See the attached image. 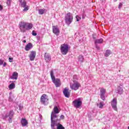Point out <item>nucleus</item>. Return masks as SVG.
Masks as SVG:
<instances>
[{
    "mask_svg": "<svg viewBox=\"0 0 129 129\" xmlns=\"http://www.w3.org/2000/svg\"><path fill=\"white\" fill-rule=\"evenodd\" d=\"M33 28V24L32 23H29L21 21L19 23V29L21 33H26L27 31L31 30Z\"/></svg>",
    "mask_w": 129,
    "mask_h": 129,
    "instance_id": "f257e3e1",
    "label": "nucleus"
},
{
    "mask_svg": "<svg viewBox=\"0 0 129 129\" xmlns=\"http://www.w3.org/2000/svg\"><path fill=\"white\" fill-rule=\"evenodd\" d=\"M50 76L51 80L52 81V82L54 83V84L55 85L56 87H60L61 86V81L60 80V79L55 78V76H54V72L53 70H51L50 71Z\"/></svg>",
    "mask_w": 129,
    "mask_h": 129,
    "instance_id": "f03ea898",
    "label": "nucleus"
},
{
    "mask_svg": "<svg viewBox=\"0 0 129 129\" xmlns=\"http://www.w3.org/2000/svg\"><path fill=\"white\" fill-rule=\"evenodd\" d=\"M64 21L66 22V24L69 26V25H70V24L73 22V14L70 12H69L66 14L64 17Z\"/></svg>",
    "mask_w": 129,
    "mask_h": 129,
    "instance_id": "7ed1b4c3",
    "label": "nucleus"
},
{
    "mask_svg": "<svg viewBox=\"0 0 129 129\" xmlns=\"http://www.w3.org/2000/svg\"><path fill=\"white\" fill-rule=\"evenodd\" d=\"M69 51V45L63 43L60 46V51L62 55H67Z\"/></svg>",
    "mask_w": 129,
    "mask_h": 129,
    "instance_id": "20e7f679",
    "label": "nucleus"
},
{
    "mask_svg": "<svg viewBox=\"0 0 129 129\" xmlns=\"http://www.w3.org/2000/svg\"><path fill=\"white\" fill-rule=\"evenodd\" d=\"M72 103L75 108H80L82 105V98H79L74 100Z\"/></svg>",
    "mask_w": 129,
    "mask_h": 129,
    "instance_id": "39448f33",
    "label": "nucleus"
},
{
    "mask_svg": "<svg viewBox=\"0 0 129 129\" xmlns=\"http://www.w3.org/2000/svg\"><path fill=\"white\" fill-rule=\"evenodd\" d=\"M19 2V5L21 8H24V9L23 10V12H27L29 11L30 9V6L27 5V2L26 0H18Z\"/></svg>",
    "mask_w": 129,
    "mask_h": 129,
    "instance_id": "423d86ee",
    "label": "nucleus"
},
{
    "mask_svg": "<svg viewBox=\"0 0 129 129\" xmlns=\"http://www.w3.org/2000/svg\"><path fill=\"white\" fill-rule=\"evenodd\" d=\"M40 102L43 105H48L49 104V98L46 94H44L41 96Z\"/></svg>",
    "mask_w": 129,
    "mask_h": 129,
    "instance_id": "0eeeda50",
    "label": "nucleus"
},
{
    "mask_svg": "<svg viewBox=\"0 0 129 129\" xmlns=\"http://www.w3.org/2000/svg\"><path fill=\"white\" fill-rule=\"evenodd\" d=\"M58 113H51V124H56V122L57 121H60V119H58V117H59V115H57Z\"/></svg>",
    "mask_w": 129,
    "mask_h": 129,
    "instance_id": "6e6552de",
    "label": "nucleus"
},
{
    "mask_svg": "<svg viewBox=\"0 0 129 129\" xmlns=\"http://www.w3.org/2000/svg\"><path fill=\"white\" fill-rule=\"evenodd\" d=\"M111 105L114 110L117 111V99L116 98H113L111 101Z\"/></svg>",
    "mask_w": 129,
    "mask_h": 129,
    "instance_id": "1a4fd4ad",
    "label": "nucleus"
},
{
    "mask_svg": "<svg viewBox=\"0 0 129 129\" xmlns=\"http://www.w3.org/2000/svg\"><path fill=\"white\" fill-rule=\"evenodd\" d=\"M51 129H65V127L63 126V125L57 123V124H51Z\"/></svg>",
    "mask_w": 129,
    "mask_h": 129,
    "instance_id": "9d476101",
    "label": "nucleus"
},
{
    "mask_svg": "<svg viewBox=\"0 0 129 129\" xmlns=\"http://www.w3.org/2000/svg\"><path fill=\"white\" fill-rule=\"evenodd\" d=\"M81 86V85L78 82L74 83V84H70V87L73 90H77L79 89V88Z\"/></svg>",
    "mask_w": 129,
    "mask_h": 129,
    "instance_id": "9b49d317",
    "label": "nucleus"
},
{
    "mask_svg": "<svg viewBox=\"0 0 129 129\" xmlns=\"http://www.w3.org/2000/svg\"><path fill=\"white\" fill-rule=\"evenodd\" d=\"M100 98L102 100H105V93L106 92V90L103 88L100 89Z\"/></svg>",
    "mask_w": 129,
    "mask_h": 129,
    "instance_id": "f8f14e48",
    "label": "nucleus"
},
{
    "mask_svg": "<svg viewBox=\"0 0 129 129\" xmlns=\"http://www.w3.org/2000/svg\"><path fill=\"white\" fill-rule=\"evenodd\" d=\"M52 32L53 34H55L56 36H58L59 34H60V30H59L58 26H52Z\"/></svg>",
    "mask_w": 129,
    "mask_h": 129,
    "instance_id": "ddd939ff",
    "label": "nucleus"
},
{
    "mask_svg": "<svg viewBox=\"0 0 129 129\" xmlns=\"http://www.w3.org/2000/svg\"><path fill=\"white\" fill-rule=\"evenodd\" d=\"M30 61H34L36 58V51H30V54L29 55Z\"/></svg>",
    "mask_w": 129,
    "mask_h": 129,
    "instance_id": "4468645a",
    "label": "nucleus"
},
{
    "mask_svg": "<svg viewBox=\"0 0 129 129\" xmlns=\"http://www.w3.org/2000/svg\"><path fill=\"white\" fill-rule=\"evenodd\" d=\"M63 93L66 97L69 98L70 97V92L67 88H65L63 91Z\"/></svg>",
    "mask_w": 129,
    "mask_h": 129,
    "instance_id": "2eb2a0df",
    "label": "nucleus"
},
{
    "mask_svg": "<svg viewBox=\"0 0 129 129\" xmlns=\"http://www.w3.org/2000/svg\"><path fill=\"white\" fill-rule=\"evenodd\" d=\"M44 59L46 62H50V61H51V56L50 54L46 52L44 54Z\"/></svg>",
    "mask_w": 129,
    "mask_h": 129,
    "instance_id": "dca6fc26",
    "label": "nucleus"
},
{
    "mask_svg": "<svg viewBox=\"0 0 129 129\" xmlns=\"http://www.w3.org/2000/svg\"><path fill=\"white\" fill-rule=\"evenodd\" d=\"M21 123L22 126H26L28 125V120L26 118H22Z\"/></svg>",
    "mask_w": 129,
    "mask_h": 129,
    "instance_id": "f3484780",
    "label": "nucleus"
},
{
    "mask_svg": "<svg viewBox=\"0 0 129 129\" xmlns=\"http://www.w3.org/2000/svg\"><path fill=\"white\" fill-rule=\"evenodd\" d=\"M32 48H33V44H32L31 43H29L25 46V50L26 51H30V50H31V49H32Z\"/></svg>",
    "mask_w": 129,
    "mask_h": 129,
    "instance_id": "a211bd4d",
    "label": "nucleus"
},
{
    "mask_svg": "<svg viewBox=\"0 0 129 129\" xmlns=\"http://www.w3.org/2000/svg\"><path fill=\"white\" fill-rule=\"evenodd\" d=\"M19 76V74L17 73V72H14L12 75V76L11 77V79H15L17 80L18 79V77Z\"/></svg>",
    "mask_w": 129,
    "mask_h": 129,
    "instance_id": "6ab92c4d",
    "label": "nucleus"
},
{
    "mask_svg": "<svg viewBox=\"0 0 129 129\" xmlns=\"http://www.w3.org/2000/svg\"><path fill=\"white\" fill-rule=\"evenodd\" d=\"M60 112V110L57 106H55L53 108V111L51 113H59Z\"/></svg>",
    "mask_w": 129,
    "mask_h": 129,
    "instance_id": "aec40b11",
    "label": "nucleus"
},
{
    "mask_svg": "<svg viewBox=\"0 0 129 129\" xmlns=\"http://www.w3.org/2000/svg\"><path fill=\"white\" fill-rule=\"evenodd\" d=\"M15 114V112H14V110H11L9 114H7L6 115V117H13L14 116V115Z\"/></svg>",
    "mask_w": 129,
    "mask_h": 129,
    "instance_id": "412c9836",
    "label": "nucleus"
},
{
    "mask_svg": "<svg viewBox=\"0 0 129 129\" xmlns=\"http://www.w3.org/2000/svg\"><path fill=\"white\" fill-rule=\"evenodd\" d=\"M95 45L97 44H102L103 43V39L102 38H100L99 39H96L94 40Z\"/></svg>",
    "mask_w": 129,
    "mask_h": 129,
    "instance_id": "4be33fe9",
    "label": "nucleus"
},
{
    "mask_svg": "<svg viewBox=\"0 0 129 129\" xmlns=\"http://www.w3.org/2000/svg\"><path fill=\"white\" fill-rule=\"evenodd\" d=\"M46 12H47V10L45 9H39L38 10L39 15H43Z\"/></svg>",
    "mask_w": 129,
    "mask_h": 129,
    "instance_id": "5701e85b",
    "label": "nucleus"
},
{
    "mask_svg": "<svg viewBox=\"0 0 129 129\" xmlns=\"http://www.w3.org/2000/svg\"><path fill=\"white\" fill-rule=\"evenodd\" d=\"M15 87H16V84L15 83H11L9 86V88L10 90L14 89V88H15Z\"/></svg>",
    "mask_w": 129,
    "mask_h": 129,
    "instance_id": "b1692460",
    "label": "nucleus"
},
{
    "mask_svg": "<svg viewBox=\"0 0 129 129\" xmlns=\"http://www.w3.org/2000/svg\"><path fill=\"white\" fill-rule=\"evenodd\" d=\"M111 51L109 50H106V52L104 54L105 57H108L110 54H111Z\"/></svg>",
    "mask_w": 129,
    "mask_h": 129,
    "instance_id": "393cba45",
    "label": "nucleus"
},
{
    "mask_svg": "<svg viewBox=\"0 0 129 129\" xmlns=\"http://www.w3.org/2000/svg\"><path fill=\"white\" fill-rule=\"evenodd\" d=\"M98 106L99 108H103V106H104V102H100L99 104H98Z\"/></svg>",
    "mask_w": 129,
    "mask_h": 129,
    "instance_id": "a878e982",
    "label": "nucleus"
},
{
    "mask_svg": "<svg viewBox=\"0 0 129 129\" xmlns=\"http://www.w3.org/2000/svg\"><path fill=\"white\" fill-rule=\"evenodd\" d=\"M118 92L119 94H122V93L123 92V90L122 89V88H121L120 87H118Z\"/></svg>",
    "mask_w": 129,
    "mask_h": 129,
    "instance_id": "bb28decb",
    "label": "nucleus"
},
{
    "mask_svg": "<svg viewBox=\"0 0 129 129\" xmlns=\"http://www.w3.org/2000/svg\"><path fill=\"white\" fill-rule=\"evenodd\" d=\"M84 59V58L82 55H80L79 56H78V60L79 61H80V62H83Z\"/></svg>",
    "mask_w": 129,
    "mask_h": 129,
    "instance_id": "cd10ccee",
    "label": "nucleus"
},
{
    "mask_svg": "<svg viewBox=\"0 0 129 129\" xmlns=\"http://www.w3.org/2000/svg\"><path fill=\"white\" fill-rule=\"evenodd\" d=\"M76 80H78V77L76 75H74L73 76V82H75V81H76Z\"/></svg>",
    "mask_w": 129,
    "mask_h": 129,
    "instance_id": "c85d7f7f",
    "label": "nucleus"
},
{
    "mask_svg": "<svg viewBox=\"0 0 129 129\" xmlns=\"http://www.w3.org/2000/svg\"><path fill=\"white\" fill-rule=\"evenodd\" d=\"M76 19L77 22H79L80 21V20H81V18H80V17H79V16H78V15H77L76 16Z\"/></svg>",
    "mask_w": 129,
    "mask_h": 129,
    "instance_id": "c756f323",
    "label": "nucleus"
},
{
    "mask_svg": "<svg viewBox=\"0 0 129 129\" xmlns=\"http://www.w3.org/2000/svg\"><path fill=\"white\" fill-rule=\"evenodd\" d=\"M11 3H12V0H7V6H11Z\"/></svg>",
    "mask_w": 129,
    "mask_h": 129,
    "instance_id": "7c9ffc66",
    "label": "nucleus"
},
{
    "mask_svg": "<svg viewBox=\"0 0 129 129\" xmlns=\"http://www.w3.org/2000/svg\"><path fill=\"white\" fill-rule=\"evenodd\" d=\"M8 120L10 123H11V122H12L13 121V117H9V119Z\"/></svg>",
    "mask_w": 129,
    "mask_h": 129,
    "instance_id": "2f4dec72",
    "label": "nucleus"
},
{
    "mask_svg": "<svg viewBox=\"0 0 129 129\" xmlns=\"http://www.w3.org/2000/svg\"><path fill=\"white\" fill-rule=\"evenodd\" d=\"M19 108L20 110H22L23 108H24V107L22 105H19Z\"/></svg>",
    "mask_w": 129,
    "mask_h": 129,
    "instance_id": "473e14b6",
    "label": "nucleus"
},
{
    "mask_svg": "<svg viewBox=\"0 0 129 129\" xmlns=\"http://www.w3.org/2000/svg\"><path fill=\"white\" fill-rule=\"evenodd\" d=\"M122 7V3H120L119 4L118 9H121Z\"/></svg>",
    "mask_w": 129,
    "mask_h": 129,
    "instance_id": "72a5a7b5",
    "label": "nucleus"
},
{
    "mask_svg": "<svg viewBox=\"0 0 129 129\" xmlns=\"http://www.w3.org/2000/svg\"><path fill=\"white\" fill-rule=\"evenodd\" d=\"M95 45L96 48L97 50H100V47L98 45H97V44H95Z\"/></svg>",
    "mask_w": 129,
    "mask_h": 129,
    "instance_id": "f704fd0d",
    "label": "nucleus"
},
{
    "mask_svg": "<svg viewBox=\"0 0 129 129\" xmlns=\"http://www.w3.org/2000/svg\"><path fill=\"white\" fill-rule=\"evenodd\" d=\"M9 62H13V60H14V58H13V57H9Z\"/></svg>",
    "mask_w": 129,
    "mask_h": 129,
    "instance_id": "c9c22d12",
    "label": "nucleus"
},
{
    "mask_svg": "<svg viewBox=\"0 0 129 129\" xmlns=\"http://www.w3.org/2000/svg\"><path fill=\"white\" fill-rule=\"evenodd\" d=\"M32 35L33 36H37V33L35 32V31H32Z\"/></svg>",
    "mask_w": 129,
    "mask_h": 129,
    "instance_id": "e433bc0d",
    "label": "nucleus"
},
{
    "mask_svg": "<svg viewBox=\"0 0 129 129\" xmlns=\"http://www.w3.org/2000/svg\"><path fill=\"white\" fill-rule=\"evenodd\" d=\"M85 17H86V15L85 13H83L82 15V19H85Z\"/></svg>",
    "mask_w": 129,
    "mask_h": 129,
    "instance_id": "4c0bfd02",
    "label": "nucleus"
},
{
    "mask_svg": "<svg viewBox=\"0 0 129 129\" xmlns=\"http://www.w3.org/2000/svg\"><path fill=\"white\" fill-rule=\"evenodd\" d=\"M3 64H4V60L0 59V66H1Z\"/></svg>",
    "mask_w": 129,
    "mask_h": 129,
    "instance_id": "58836bf2",
    "label": "nucleus"
},
{
    "mask_svg": "<svg viewBox=\"0 0 129 129\" xmlns=\"http://www.w3.org/2000/svg\"><path fill=\"white\" fill-rule=\"evenodd\" d=\"M13 98H12V96H10L9 97V101H12Z\"/></svg>",
    "mask_w": 129,
    "mask_h": 129,
    "instance_id": "ea45409f",
    "label": "nucleus"
},
{
    "mask_svg": "<svg viewBox=\"0 0 129 129\" xmlns=\"http://www.w3.org/2000/svg\"><path fill=\"white\" fill-rule=\"evenodd\" d=\"M60 117L61 119H64L65 116H64L63 115H61Z\"/></svg>",
    "mask_w": 129,
    "mask_h": 129,
    "instance_id": "a19ab883",
    "label": "nucleus"
},
{
    "mask_svg": "<svg viewBox=\"0 0 129 129\" xmlns=\"http://www.w3.org/2000/svg\"><path fill=\"white\" fill-rule=\"evenodd\" d=\"M4 9V7H3V6L0 5V11H3Z\"/></svg>",
    "mask_w": 129,
    "mask_h": 129,
    "instance_id": "79ce46f5",
    "label": "nucleus"
},
{
    "mask_svg": "<svg viewBox=\"0 0 129 129\" xmlns=\"http://www.w3.org/2000/svg\"><path fill=\"white\" fill-rule=\"evenodd\" d=\"M3 67H6L7 66V63L5 62L4 63L3 62Z\"/></svg>",
    "mask_w": 129,
    "mask_h": 129,
    "instance_id": "37998d69",
    "label": "nucleus"
},
{
    "mask_svg": "<svg viewBox=\"0 0 129 129\" xmlns=\"http://www.w3.org/2000/svg\"><path fill=\"white\" fill-rule=\"evenodd\" d=\"M23 43H27V41L26 40H24L23 41Z\"/></svg>",
    "mask_w": 129,
    "mask_h": 129,
    "instance_id": "c03bdc74",
    "label": "nucleus"
},
{
    "mask_svg": "<svg viewBox=\"0 0 129 129\" xmlns=\"http://www.w3.org/2000/svg\"><path fill=\"white\" fill-rule=\"evenodd\" d=\"M9 94H10V95H11V94H12V92H10V93H9Z\"/></svg>",
    "mask_w": 129,
    "mask_h": 129,
    "instance_id": "a18cd8bd",
    "label": "nucleus"
},
{
    "mask_svg": "<svg viewBox=\"0 0 129 129\" xmlns=\"http://www.w3.org/2000/svg\"><path fill=\"white\" fill-rule=\"evenodd\" d=\"M117 0H114V2H117Z\"/></svg>",
    "mask_w": 129,
    "mask_h": 129,
    "instance_id": "49530a36",
    "label": "nucleus"
},
{
    "mask_svg": "<svg viewBox=\"0 0 129 129\" xmlns=\"http://www.w3.org/2000/svg\"><path fill=\"white\" fill-rule=\"evenodd\" d=\"M128 129H129V126H128Z\"/></svg>",
    "mask_w": 129,
    "mask_h": 129,
    "instance_id": "de8ad7c7",
    "label": "nucleus"
},
{
    "mask_svg": "<svg viewBox=\"0 0 129 129\" xmlns=\"http://www.w3.org/2000/svg\"><path fill=\"white\" fill-rule=\"evenodd\" d=\"M93 39H95L94 37H93Z\"/></svg>",
    "mask_w": 129,
    "mask_h": 129,
    "instance_id": "09e8293b",
    "label": "nucleus"
},
{
    "mask_svg": "<svg viewBox=\"0 0 129 129\" xmlns=\"http://www.w3.org/2000/svg\"><path fill=\"white\" fill-rule=\"evenodd\" d=\"M24 38H26V37H24Z\"/></svg>",
    "mask_w": 129,
    "mask_h": 129,
    "instance_id": "8fccbe9b",
    "label": "nucleus"
}]
</instances>
